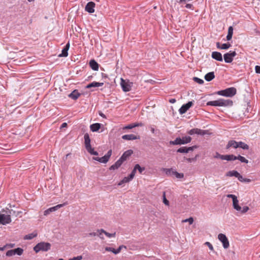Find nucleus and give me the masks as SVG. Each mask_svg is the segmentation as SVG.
Listing matches in <instances>:
<instances>
[{
    "label": "nucleus",
    "mask_w": 260,
    "mask_h": 260,
    "mask_svg": "<svg viewBox=\"0 0 260 260\" xmlns=\"http://www.w3.org/2000/svg\"><path fill=\"white\" fill-rule=\"evenodd\" d=\"M229 198L232 199L233 206L234 209L238 211L241 214H244L247 212L249 208L248 206H244L242 208L239 205V201L237 196L233 194H229L227 196Z\"/></svg>",
    "instance_id": "1"
},
{
    "label": "nucleus",
    "mask_w": 260,
    "mask_h": 260,
    "mask_svg": "<svg viewBox=\"0 0 260 260\" xmlns=\"http://www.w3.org/2000/svg\"><path fill=\"white\" fill-rule=\"evenodd\" d=\"M233 102L230 100H224L220 99L218 100L209 101L207 102V105L212 106H232Z\"/></svg>",
    "instance_id": "2"
},
{
    "label": "nucleus",
    "mask_w": 260,
    "mask_h": 260,
    "mask_svg": "<svg viewBox=\"0 0 260 260\" xmlns=\"http://www.w3.org/2000/svg\"><path fill=\"white\" fill-rule=\"evenodd\" d=\"M50 248L51 244L49 243L41 242L34 247V250L36 253H38L40 251H47Z\"/></svg>",
    "instance_id": "3"
},
{
    "label": "nucleus",
    "mask_w": 260,
    "mask_h": 260,
    "mask_svg": "<svg viewBox=\"0 0 260 260\" xmlns=\"http://www.w3.org/2000/svg\"><path fill=\"white\" fill-rule=\"evenodd\" d=\"M237 90L235 87L228 88L224 90L218 91L217 94L226 97H232L236 94Z\"/></svg>",
    "instance_id": "4"
},
{
    "label": "nucleus",
    "mask_w": 260,
    "mask_h": 260,
    "mask_svg": "<svg viewBox=\"0 0 260 260\" xmlns=\"http://www.w3.org/2000/svg\"><path fill=\"white\" fill-rule=\"evenodd\" d=\"M191 138L189 136H186L182 138H177L174 141H171L170 143L172 145H182L190 143Z\"/></svg>",
    "instance_id": "5"
},
{
    "label": "nucleus",
    "mask_w": 260,
    "mask_h": 260,
    "mask_svg": "<svg viewBox=\"0 0 260 260\" xmlns=\"http://www.w3.org/2000/svg\"><path fill=\"white\" fill-rule=\"evenodd\" d=\"M11 222L10 215L7 212H3V210L0 212V224L6 225Z\"/></svg>",
    "instance_id": "6"
},
{
    "label": "nucleus",
    "mask_w": 260,
    "mask_h": 260,
    "mask_svg": "<svg viewBox=\"0 0 260 260\" xmlns=\"http://www.w3.org/2000/svg\"><path fill=\"white\" fill-rule=\"evenodd\" d=\"M112 153V150H109L104 156L102 157H93V159L101 163H107L110 157H111Z\"/></svg>",
    "instance_id": "7"
},
{
    "label": "nucleus",
    "mask_w": 260,
    "mask_h": 260,
    "mask_svg": "<svg viewBox=\"0 0 260 260\" xmlns=\"http://www.w3.org/2000/svg\"><path fill=\"white\" fill-rule=\"evenodd\" d=\"M133 83L128 81H126L122 78L121 79L120 85L122 90L124 92H127L131 90Z\"/></svg>",
    "instance_id": "8"
},
{
    "label": "nucleus",
    "mask_w": 260,
    "mask_h": 260,
    "mask_svg": "<svg viewBox=\"0 0 260 260\" xmlns=\"http://www.w3.org/2000/svg\"><path fill=\"white\" fill-rule=\"evenodd\" d=\"M9 208H6V209H3V212H7V214L10 215V217L11 216L17 217L19 215V214L21 213V212L16 211L11 209V208L12 207V205H11V204H9ZM13 207H14L15 206H13Z\"/></svg>",
    "instance_id": "9"
},
{
    "label": "nucleus",
    "mask_w": 260,
    "mask_h": 260,
    "mask_svg": "<svg viewBox=\"0 0 260 260\" xmlns=\"http://www.w3.org/2000/svg\"><path fill=\"white\" fill-rule=\"evenodd\" d=\"M237 53L235 51H230L229 52L225 53L223 55L224 61L226 63H231L233 60V58L236 56Z\"/></svg>",
    "instance_id": "10"
},
{
    "label": "nucleus",
    "mask_w": 260,
    "mask_h": 260,
    "mask_svg": "<svg viewBox=\"0 0 260 260\" xmlns=\"http://www.w3.org/2000/svg\"><path fill=\"white\" fill-rule=\"evenodd\" d=\"M219 240L222 243L224 248L227 249L229 247L230 244L229 240L226 236L223 234H219L218 235Z\"/></svg>",
    "instance_id": "11"
},
{
    "label": "nucleus",
    "mask_w": 260,
    "mask_h": 260,
    "mask_svg": "<svg viewBox=\"0 0 260 260\" xmlns=\"http://www.w3.org/2000/svg\"><path fill=\"white\" fill-rule=\"evenodd\" d=\"M188 133L190 135H192L193 134H197L203 136L208 134V131L203 130L198 128H196L190 129Z\"/></svg>",
    "instance_id": "12"
},
{
    "label": "nucleus",
    "mask_w": 260,
    "mask_h": 260,
    "mask_svg": "<svg viewBox=\"0 0 260 260\" xmlns=\"http://www.w3.org/2000/svg\"><path fill=\"white\" fill-rule=\"evenodd\" d=\"M193 105V102L190 101L187 103L183 105L179 109V112L180 114H184Z\"/></svg>",
    "instance_id": "13"
},
{
    "label": "nucleus",
    "mask_w": 260,
    "mask_h": 260,
    "mask_svg": "<svg viewBox=\"0 0 260 260\" xmlns=\"http://www.w3.org/2000/svg\"><path fill=\"white\" fill-rule=\"evenodd\" d=\"M95 3L93 2H88L85 6V10L89 13H92L94 12Z\"/></svg>",
    "instance_id": "14"
},
{
    "label": "nucleus",
    "mask_w": 260,
    "mask_h": 260,
    "mask_svg": "<svg viewBox=\"0 0 260 260\" xmlns=\"http://www.w3.org/2000/svg\"><path fill=\"white\" fill-rule=\"evenodd\" d=\"M133 153V151L132 150H128L125 151L122 156L120 157V159L124 162Z\"/></svg>",
    "instance_id": "15"
},
{
    "label": "nucleus",
    "mask_w": 260,
    "mask_h": 260,
    "mask_svg": "<svg viewBox=\"0 0 260 260\" xmlns=\"http://www.w3.org/2000/svg\"><path fill=\"white\" fill-rule=\"evenodd\" d=\"M211 56L213 59H214L217 61H222L223 60L222 55L219 52H217V51L213 52L212 53Z\"/></svg>",
    "instance_id": "16"
},
{
    "label": "nucleus",
    "mask_w": 260,
    "mask_h": 260,
    "mask_svg": "<svg viewBox=\"0 0 260 260\" xmlns=\"http://www.w3.org/2000/svg\"><path fill=\"white\" fill-rule=\"evenodd\" d=\"M238 148V142L235 140H230L228 142L225 148L229 149L230 148Z\"/></svg>",
    "instance_id": "17"
},
{
    "label": "nucleus",
    "mask_w": 260,
    "mask_h": 260,
    "mask_svg": "<svg viewBox=\"0 0 260 260\" xmlns=\"http://www.w3.org/2000/svg\"><path fill=\"white\" fill-rule=\"evenodd\" d=\"M226 176L230 177L235 176V177L237 178L238 179H239V177H240L241 179L242 178V175H240V174L237 171L235 170L228 172L226 173Z\"/></svg>",
    "instance_id": "18"
},
{
    "label": "nucleus",
    "mask_w": 260,
    "mask_h": 260,
    "mask_svg": "<svg viewBox=\"0 0 260 260\" xmlns=\"http://www.w3.org/2000/svg\"><path fill=\"white\" fill-rule=\"evenodd\" d=\"M122 138L125 140H134L140 138L139 136L137 137L133 134L125 135L122 136Z\"/></svg>",
    "instance_id": "19"
},
{
    "label": "nucleus",
    "mask_w": 260,
    "mask_h": 260,
    "mask_svg": "<svg viewBox=\"0 0 260 260\" xmlns=\"http://www.w3.org/2000/svg\"><path fill=\"white\" fill-rule=\"evenodd\" d=\"M70 48V43L66 44V46L62 50L61 53L59 55V57H67L68 55V50Z\"/></svg>",
    "instance_id": "20"
},
{
    "label": "nucleus",
    "mask_w": 260,
    "mask_h": 260,
    "mask_svg": "<svg viewBox=\"0 0 260 260\" xmlns=\"http://www.w3.org/2000/svg\"><path fill=\"white\" fill-rule=\"evenodd\" d=\"M104 85V83L103 82H97L95 81L92 82V83H90L88 84L86 86V88H90L92 87H97L102 86Z\"/></svg>",
    "instance_id": "21"
},
{
    "label": "nucleus",
    "mask_w": 260,
    "mask_h": 260,
    "mask_svg": "<svg viewBox=\"0 0 260 260\" xmlns=\"http://www.w3.org/2000/svg\"><path fill=\"white\" fill-rule=\"evenodd\" d=\"M221 159L231 161L236 160V156L233 154L223 155L222 156H221Z\"/></svg>",
    "instance_id": "22"
},
{
    "label": "nucleus",
    "mask_w": 260,
    "mask_h": 260,
    "mask_svg": "<svg viewBox=\"0 0 260 260\" xmlns=\"http://www.w3.org/2000/svg\"><path fill=\"white\" fill-rule=\"evenodd\" d=\"M101 126V124L100 123H96L91 124L90 126V128L92 132H95L98 131L100 129Z\"/></svg>",
    "instance_id": "23"
},
{
    "label": "nucleus",
    "mask_w": 260,
    "mask_h": 260,
    "mask_svg": "<svg viewBox=\"0 0 260 260\" xmlns=\"http://www.w3.org/2000/svg\"><path fill=\"white\" fill-rule=\"evenodd\" d=\"M80 95V94L78 92V91L77 90H74L69 95V96L72 99L75 100H77Z\"/></svg>",
    "instance_id": "24"
},
{
    "label": "nucleus",
    "mask_w": 260,
    "mask_h": 260,
    "mask_svg": "<svg viewBox=\"0 0 260 260\" xmlns=\"http://www.w3.org/2000/svg\"><path fill=\"white\" fill-rule=\"evenodd\" d=\"M89 66L94 71H98L99 69V64L94 60L90 61Z\"/></svg>",
    "instance_id": "25"
},
{
    "label": "nucleus",
    "mask_w": 260,
    "mask_h": 260,
    "mask_svg": "<svg viewBox=\"0 0 260 260\" xmlns=\"http://www.w3.org/2000/svg\"><path fill=\"white\" fill-rule=\"evenodd\" d=\"M67 204H68V202H66V203H64L63 204H58L55 206L50 208L49 211H50L51 212H54V211L57 210L58 209H59V208H60L61 207H62Z\"/></svg>",
    "instance_id": "26"
},
{
    "label": "nucleus",
    "mask_w": 260,
    "mask_h": 260,
    "mask_svg": "<svg viewBox=\"0 0 260 260\" xmlns=\"http://www.w3.org/2000/svg\"><path fill=\"white\" fill-rule=\"evenodd\" d=\"M84 142H85V148L88 146H91L90 145V139L89 138V136L87 133H86L84 136Z\"/></svg>",
    "instance_id": "27"
},
{
    "label": "nucleus",
    "mask_w": 260,
    "mask_h": 260,
    "mask_svg": "<svg viewBox=\"0 0 260 260\" xmlns=\"http://www.w3.org/2000/svg\"><path fill=\"white\" fill-rule=\"evenodd\" d=\"M215 77L214 72H209L205 76V79L207 81H210Z\"/></svg>",
    "instance_id": "28"
},
{
    "label": "nucleus",
    "mask_w": 260,
    "mask_h": 260,
    "mask_svg": "<svg viewBox=\"0 0 260 260\" xmlns=\"http://www.w3.org/2000/svg\"><path fill=\"white\" fill-rule=\"evenodd\" d=\"M238 147H240L244 150H248L249 149V146L243 142H238Z\"/></svg>",
    "instance_id": "29"
},
{
    "label": "nucleus",
    "mask_w": 260,
    "mask_h": 260,
    "mask_svg": "<svg viewBox=\"0 0 260 260\" xmlns=\"http://www.w3.org/2000/svg\"><path fill=\"white\" fill-rule=\"evenodd\" d=\"M37 236V233H32L25 236L24 239L25 240H31Z\"/></svg>",
    "instance_id": "30"
},
{
    "label": "nucleus",
    "mask_w": 260,
    "mask_h": 260,
    "mask_svg": "<svg viewBox=\"0 0 260 260\" xmlns=\"http://www.w3.org/2000/svg\"><path fill=\"white\" fill-rule=\"evenodd\" d=\"M99 231H101V232H103L104 234H105V235L109 238L115 237L116 236L115 232L113 234H110V233L107 232L103 229H101Z\"/></svg>",
    "instance_id": "31"
},
{
    "label": "nucleus",
    "mask_w": 260,
    "mask_h": 260,
    "mask_svg": "<svg viewBox=\"0 0 260 260\" xmlns=\"http://www.w3.org/2000/svg\"><path fill=\"white\" fill-rule=\"evenodd\" d=\"M13 250H14V255L17 254L18 255H21L23 253V249H22L21 248L18 247V248H17Z\"/></svg>",
    "instance_id": "32"
},
{
    "label": "nucleus",
    "mask_w": 260,
    "mask_h": 260,
    "mask_svg": "<svg viewBox=\"0 0 260 260\" xmlns=\"http://www.w3.org/2000/svg\"><path fill=\"white\" fill-rule=\"evenodd\" d=\"M236 159L239 160L242 162H244L246 164H247L248 162V160L246 159L244 157L241 156L240 155H239L238 156H236Z\"/></svg>",
    "instance_id": "33"
},
{
    "label": "nucleus",
    "mask_w": 260,
    "mask_h": 260,
    "mask_svg": "<svg viewBox=\"0 0 260 260\" xmlns=\"http://www.w3.org/2000/svg\"><path fill=\"white\" fill-rule=\"evenodd\" d=\"M177 152L178 153H188L186 147H181L177 149Z\"/></svg>",
    "instance_id": "34"
},
{
    "label": "nucleus",
    "mask_w": 260,
    "mask_h": 260,
    "mask_svg": "<svg viewBox=\"0 0 260 260\" xmlns=\"http://www.w3.org/2000/svg\"><path fill=\"white\" fill-rule=\"evenodd\" d=\"M173 175L176 176L177 178H182L184 177V174L183 173H179L176 171L173 172Z\"/></svg>",
    "instance_id": "35"
},
{
    "label": "nucleus",
    "mask_w": 260,
    "mask_h": 260,
    "mask_svg": "<svg viewBox=\"0 0 260 260\" xmlns=\"http://www.w3.org/2000/svg\"><path fill=\"white\" fill-rule=\"evenodd\" d=\"M135 168L136 169V170H138L139 171V172H140V173H142L144 170H145V168H142L140 167V166L139 165V164H137L135 166Z\"/></svg>",
    "instance_id": "36"
},
{
    "label": "nucleus",
    "mask_w": 260,
    "mask_h": 260,
    "mask_svg": "<svg viewBox=\"0 0 260 260\" xmlns=\"http://www.w3.org/2000/svg\"><path fill=\"white\" fill-rule=\"evenodd\" d=\"M193 80L199 83V84H202L204 83V81L203 80L201 79H200L198 77H194L193 78Z\"/></svg>",
    "instance_id": "37"
},
{
    "label": "nucleus",
    "mask_w": 260,
    "mask_h": 260,
    "mask_svg": "<svg viewBox=\"0 0 260 260\" xmlns=\"http://www.w3.org/2000/svg\"><path fill=\"white\" fill-rule=\"evenodd\" d=\"M130 181L128 177H125L118 183V185H121L122 184L128 182Z\"/></svg>",
    "instance_id": "38"
},
{
    "label": "nucleus",
    "mask_w": 260,
    "mask_h": 260,
    "mask_svg": "<svg viewBox=\"0 0 260 260\" xmlns=\"http://www.w3.org/2000/svg\"><path fill=\"white\" fill-rule=\"evenodd\" d=\"M238 180L241 182H244V183H249L251 181V179H248V178H244L242 176V178L241 179L240 177H239Z\"/></svg>",
    "instance_id": "39"
},
{
    "label": "nucleus",
    "mask_w": 260,
    "mask_h": 260,
    "mask_svg": "<svg viewBox=\"0 0 260 260\" xmlns=\"http://www.w3.org/2000/svg\"><path fill=\"white\" fill-rule=\"evenodd\" d=\"M231 46L230 43H224L221 45V49L226 50L229 49Z\"/></svg>",
    "instance_id": "40"
},
{
    "label": "nucleus",
    "mask_w": 260,
    "mask_h": 260,
    "mask_svg": "<svg viewBox=\"0 0 260 260\" xmlns=\"http://www.w3.org/2000/svg\"><path fill=\"white\" fill-rule=\"evenodd\" d=\"M164 171L168 175H173V172H174L172 169H165Z\"/></svg>",
    "instance_id": "41"
},
{
    "label": "nucleus",
    "mask_w": 260,
    "mask_h": 260,
    "mask_svg": "<svg viewBox=\"0 0 260 260\" xmlns=\"http://www.w3.org/2000/svg\"><path fill=\"white\" fill-rule=\"evenodd\" d=\"M163 203L167 206L169 205V201L166 199V193L165 192H163Z\"/></svg>",
    "instance_id": "42"
},
{
    "label": "nucleus",
    "mask_w": 260,
    "mask_h": 260,
    "mask_svg": "<svg viewBox=\"0 0 260 260\" xmlns=\"http://www.w3.org/2000/svg\"><path fill=\"white\" fill-rule=\"evenodd\" d=\"M183 222H188L190 224H192L193 222V218L192 217H189V218L185 219L183 220H182Z\"/></svg>",
    "instance_id": "43"
},
{
    "label": "nucleus",
    "mask_w": 260,
    "mask_h": 260,
    "mask_svg": "<svg viewBox=\"0 0 260 260\" xmlns=\"http://www.w3.org/2000/svg\"><path fill=\"white\" fill-rule=\"evenodd\" d=\"M105 250H106V251H111L115 254H117V253L115 252V251H116V249H115L114 248H113L112 247H106L105 248Z\"/></svg>",
    "instance_id": "44"
},
{
    "label": "nucleus",
    "mask_w": 260,
    "mask_h": 260,
    "mask_svg": "<svg viewBox=\"0 0 260 260\" xmlns=\"http://www.w3.org/2000/svg\"><path fill=\"white\" fill-rule=\"evenodd\" d=\"M87 151L90 154H92V152L94 151V149L92 148L91 146L86 147Z\"/></svg>",
    "instance_id": "45"
},
{
    "label": "nucleus",
    "mask_w": 260,
    "mask_h": 260,
    "mask_svg": "<svg viewBox=\"0 0 260 260\" xmlns=\"http://www.w3.org/2000/svg\"><path fill=\"white\" fill-rule=\"evenodd\" d=\"M14 255V250H9L6 252V255L7 256H11Z\"/></svg>",
    "instance_id": "46"
},
{
    "label": "nucleus",
    "mask_w": 260,
    "mask_h": 260,
    "mask_svg": "<svg viewBox=\"0 0 260 260\" xmlns=\"http://www.w3.org/2000/svg\"><path fill=\"white\" fill-rule=\"evenodd\" d=\"M122 248L126 249V247L124 245H121L116 249L115 252L117 253V254L119 253Z\"/></svg>",
    "instance_id": "47"
},
{
    "label": "nucleus",
    "mask_w": 260,
    "mask_h": 260,
    "mask_svg": "<svg viewBox=\"0 0 260 260\" xmlns=\"http://www.w3.org/2000/svg\"><path fill=\"white\" fill-rule=\"evenodd\" d=\"M123 161H122L120 158L115 162V165L118 166V168H119L122 164L123 163Z\"/></svg>",
    "instance_id": "48"
},
{
    "label": "nucleus",
    "mask_w": 260,
    "mask_h": 260,
    "mask_svg": "<svg viewBox=\"0 0 260 260\" xmlns=\"http://www.w3.org/2000/svg\"><path fill=\"white\" fill-rule=\"evenodd\" d=\"M205 244L211 250L213 251L214 250V248H213V247L212 245L210 242H206L205 243Z\"/></svg>",
    "instance_id": "49"
},
{
    "label": "nucleus",
    "mask_w": 260,
    "mask_h": 260,
    "mask_svg": "<svg viewBox=\"0 0 260 260\" xmlns=\"http://www.w3.org/2000/svg\"><path fill=\"white\" fill-rule=\"evenodd\" d=\"M197 147L198 146L196 145L187 147V151L188 152H189L190 151H193L194 149L197 148Z\"/></svg>",
    "instance_id": "50"
},
{
    "label": "nucleus",
    "mask_w": 260,
    "mask_h": 260,
    "mask_svg": "<svg viewBox=\"0 0 260 260\" xmlns=\"http://www.w3.org/2000/svg\"><path fill=\"white\" fill-rule=\"evenodd\" d=\"M185 4V7L187 8V9H190L191 10H193V5L192 4Z\"/></svg>",
    "instance_id": "51"
},
{
    "label": "nucleus",
    "mask_w": 260,
    "mask_h": 260,
    "mask_svg": "<svg viewBox=\"0 0 260 260\" xmlns=\"http://www.w3.org/2000/svg\"><path fill=\"white\" fill-rule=\"evenodd\" d=\"M134 127L133 123L128 124L124 127H123V129H132Z\"/></svg>",
    "instance_id": "52"
},
{
    "label": "nucleus",
    "mask_w": 260,
    "mask_h": 260,
    "mask_svg": "<svg viewBox=\"0 0 260 260\" xmlns=\"http://www.w3.org/2000/svg\"><path fill=\"white\" fill-rule=\"evenodd\" d=\"M118 168V166H117L115 164L112 165L109 168L110 170H114L117 169Z\"/></svg>",
    "instance_id": "53"
},
{
    "label": "nucleus",
    "mask_w": 260,
    "mask_h": 260,
    "mask_svg": "<svg viewBox=\"0 0 260 260\" xmlns=\"http://www.w3.org/2000/svg\"><path fill=\"white\" fill-rule=\"evenodd\" d=\"M197 156L194 158H186V160L188 162H191L193 161H195L196 160Z\"/></svg>",
    "instance_id": "54"
},
{
    "label": "nucleus",
    "mask_w": 260,
    "mask_h": 260,
    "mask_svg": "<svg viewBox=\"0 0 260 260\" xmlns=\"http://www.w3.org/2000/svg\"><path fill=\"white\" fill-rule=\"evenodd\" d=\"M228 34H230L233 35V28L232 26H230L228 29Z\"/></svg>",
    "instance_id": "55"
},
{
    "label": "nucleus",
    "mask_w": 260,
    "mask_h": 260,
    "mask_svg": "<svg viewBox=\"0 0 260 260\" xmlns=\"http://www.w3.org/2000/svg\"><path fill=\"white\" fill-rule=\"evenodd\" d=\"M255 72L257 74H260V66H256L255 67Z\"/></svg>",
    "instance_id": "56"
},
{
    "label": "nucleus",
    "mask_w": 260,
    "mask_h": 260,
    "mask_svg": "<svg viewBox=\"0 0 260 260\" xmlns=\"http://www.w3.org/2000/svg\"><path fill=\"white\" fill-rule=\"evenodd\" d=\"M100 230H97V233H98V236L100 237V238L102 239H104V237L102 236V233H104L103 232H101V231H99Z\"/></svg>",
    "instance_id": "57"
},
{
    "label": "nucleus",
    "mask_w": 260,
    "mask_h": 260,
    "mask_svg": "<svg viewBox=\"0 0 260 260\" xmlns=\"http://www.w3.org/2000/svg\"><path fill=\"white\" fill-rule=\"evenodd\" d=\"M134 127H137V126H141L143 125V124L142 123H133Z\"/></svg>",
    "instance_id": "58"
},
{
    "label": "nucleus",
    "mask_w": 260,
    "mask_h": 260,
    "mask_svg": "<svg viewBox=\"0 0 260 260\" xmlns=\"http://www.w3.org/2000/svg\"><path fill=\"white\" fill-rule=\"evenodd\" d=\"M89 236H96L98 235V233L96 232H92L88 234Z\"/></svg>",
    "instance_id": "59"
},
{
    "label": "nucleus",
    "mask_w": 260,
    "mask_h": 260,
    "mask_svg": "<svg viewBox=\"0 0 260 260\" xmlns=\"http://www.w3.org/2000/svg\"><path fill=\"white\" fill-rule=\"evenodd\" d=\"M51 213V211H49V208L46 210L44 212V215L45 216H47L49 214H50Z\"/></svg>",
    "instance_id": "60"
},
{
    "label": "nucleus",
    "mask_w": 260,
    "mask_h": 260,
    "mask_svg": "<svg viewBox=\"0 0 260 260\" xmlns=\"http://www.w3.org/2000/svg\"><path fill=\"white\" fill-rule=\"evenodd\" d=\"M232 36L233 35H232L228 34V35L226 36V40L228 41H230L232 38Z\"/></svg>",
    "instance_id": "61"
},
{
    "label": "nucleus",
    "mask_w": 260,
    "mask_h": 260,
    "mask_svg": "<svg viewBox=\"0 0 260 260\" xmlns=\"http://www.w3.org/2000/svg\"><path fill=\"white\" fill-rule=\"evenodd\" d=\"M134 176H135V175H134V174H133V173H131L129 174V176H128V177L129 179L130 180H132V179H133V178L134 177Z\"/></svg>",
    "instance_id": "62"
},
{
    "label": "nucleus",
    "mask_w": 260,
    "mask_h": 260,
    "mask_svg": "<svg viewBox=\"0 0 260 260\" xmlns=\"http://www.w3.org/2000/svg\"><path fill=\"white\" fill-rule=\"evenodd\" d=\"M134 176H135V175H134V174H133V173H131L129 174V176H128V177L129 179L130 180H132V179H133V178L134 177Z\"/></svg>",
    "instance_id": "63"
},
{
    "label": "nucleus",
    "mask_w": 260,
    "mask_h": 260,
    "mask_svg": "<svg viewBox=\"0 0 260 260\" xmlns=\"http://www.w3.org/2000/svg\"><path fill=\"white\" fill-rule=\"evenodd\" d=\"M67 126V123H66V122H64L63 123L61 126H60V128H64V127H66Z\"/></svg>",
    "instance_id": "64"
}]
</instances>
